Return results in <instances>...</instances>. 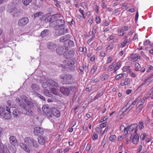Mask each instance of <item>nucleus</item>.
Returning a JSON list of instances; mask_svg holds the SVG:
<instances>
[{"label":"nucleus","instance_id":"37","mask_svg":"<svg viewBox=\"0 0 153 153\" xmlns=\"http://www.w3.org/2000/svg\"><path fill=\"white\" fill-rule=\"evenodd\" d=\"M150 83L149 82V81L146 79L142 83L140 84V85H144L145 86H147L149 85Z\"/></svg>","mask_w":153,"mask_h":153},{"label":"nucleus","instance_id":"26","mask_svg":"<svg viewBox=\"0 0 153 153\" xmlns=\"http://www.w3.org/2000/svg\"><path fill=\"white\" fill-rule=\"evenodd\" d=\"M42 87L45 89H50L51 87H50V85L49 84V80L48 82H43L42 84Z\"/></svg>","mask_w":153,"mask_h":153},{"label":"nucleus","instance_id":"52","mask_svg":"<svg viewBox=\"0 0 153 153\" xmlns=\"http://www.w3.org/2000/svg\"><path fill=\"white\" fill-rule=\"evenodd\" d=\"M114 46L113 44H110L108 45L106 47V51L112 49L113 48Z\"/></svg>","mask_w":153,"mask_h":153},{"label":"nucleus","instance_id":"44","mask_svg":"<svg viewBox=\"0 0 153 153\" xmlns=\"http://www.w3.org/2000/svg\"><path fill=\"white\" fill-rule=\"evenodd\" d=\"M63 63V66H64V65H65V66H69L71 65V64H69V62L68 59H67L64 61Z\"/></svg>","mask_w":153,"mask_h":153},{"label":"nucleus","instance_id":"23","mask_svg":"<svg viewBox=\"0 0 153 153\" xmlns=\"http://www.w3.org/2000/svg\"><path fill=\"white\" fill-rule=\"evenodd\" d=\"M122 65V63L121 61H119L117 63L116 66L115 67L114 73V74L117 73V71L118 70L121 66Z\"/></svg>","mask_w":153,"mask_h":153},{"label":"nucleus","instance_id":"45","mask_svg":"<svg viewBox=\"0 0 153 153\" xmlns=\"http://www.w3.org/2000/svg\"><path fill=\"white\" fill-rule=\"evenodd\" d=\"M5 108H4L3 107L0 106V116L3 115V113L5 112Z\"/></svg>","mask_w":153,"mask_h":153},{"label":"nucleus","instance_id":"61","mask_svg":"<svg viewBox=\"0 0 153 153\" xmlns=\"http://www.w3.org/2000/svg\"><path fill=\"white\" fill-rule=\"evenodd\" d=\"M106 143V140L105 139H103L102 141L101 145L103 147H104Z\"/></svg>","mask_w":153,"mask_h":153},{"label":"nucleus","instance_id":"22","mask_svg":"<svg viewBox=\"0 0 153 153\" xmlns=\"http://www.w3.org/2000/svg\"><path fill=\"white\" fill-rule=\"evenodd\" d=\"M48 80L49 84L50 85V87L51 86L56 87H58V85L57 82L51 79H49Z\"/></svg>","mask_w":153,"mask_h":153},{"label":"nucleus","instance_id":"2","mask_svg":"<svg viewBox=\"0 0 153 153\" xmlns=\"http://www.w3.org/2000/svg\"><path fill=\"white\" fill-rule=\"evenodd\" d=\"M16 99L17 102L25 110L26 112H24V114L29 116L32 115V111L30 109L33 106V102L25 96H22L20 98Z\"/></svg>","mask_w":153,"mask_h":153},{"label":"nucleus","instance_id":"4","mask_svg":"<svg viewBox=\"0 0 153 153\" xmlns=\"http://www.w3.org/2000/svg\"><path fill=\"white\" fill-rule=\"evenodd\" d=\"M8 11L12 15L15 16L19 15V13L22 12L21 10H18L15 7H9L8 8Z\"/></svg>","mask_w":153,"mask_h":153},{"label":"nucleus","instance_id":"18","mask_svg":"<svg viewBox=\"0 0 153 153\" xmlns=\"http://www.w3.org/2000/svg\"><path fill=\"white\" fill-rule=\"evenodd\" d=\"M31 88L32 90L35 93H36V92L38 91L39 90V86L36 84H33L31 85Z\"/></svg>","mask_w":153,"mask_h":153},{"label":"nucleus","instance_id":"46","mask_svg":"<svg viewBox=\"0 0 153 153\" xmlns=\"http://www.w3.org/2000/svg\"><path fill=\"white\" fill-rule=\"evenodd\" d=\"M98 26L97 25H95L93 27V30L92 31L93 34H95L96 30L98 29Z\"/></svg>","mask_w":153,"mask_h":153},{"label":"nucleus","instance_id":"24","mask_svg":"<svg viewBox=\"0 0 153 153\" xmlns=\"http://www.w3.org/2000/svg\"><path fill=\"white\" fill-rule=\"evenodd\" d=\"M45 0H35V4L37 7H40L43 4V1H45Z\"/></svg>","mask_w":153,"mask_h":153},{"label":"nucleus","instance_id":"60","mask_svg":"<svg viewBox=\"0 0 153 153\" xmlns=\"http://www.w3.org/2000/svg\"><path fill=\"white\" fill-rule=\"evenodd\" d=\"M12 102L11 101L9 100L7 101V105L9 106V108H12L13 106L11 105Z\"/></svg>","mask_w":153,"mask_h":153},{"label":"nucleus","instance_id":"29","mask_svg":"<svg viewBox=\"0 0 153 153\" xmlns=\"http://www.w3.org/2000/svg\"><path fill=\"white\" fill-rule=\"evenodd\" d=\"M127 128H126L124 125H122L120 126V130L121 131H124L125 134H127L128 133V129Z\"/></svg>","mask_w":153,"mask_h":153},{"label":"nucleus","instance_id":"17","mask_svg":"<svg viewBox=\"0 0 153 153\" xmlns=\"http://www.w3.org/2000/svg\"><path fill=\"white\" fill-rule=\"evenodd\" d=\"M10 143L13 145H15L17 143V140L15 137L11 136L9 138Z\"/></svg>","mask_w":153,"mask_h":153},{"label":"nucleus","instance_id":"43","mask_svg":"<svg viewBox=\"0 0 153 153\" xmlns=\"http://www.w3.org/2000/svg\"><path fill=\"white\" fill-rule=\"evenodd\" d=\"M44 94L47 96L50 97L51 94L50 93L48 89H45L44 90Z\"/></svg>","mask_w":153,"mask_h":153},{"label":"nucleus","instance_id":"35","mask_svg":"<svg viewBox=\"0 0 153 153\" xmlns=\"http://www.w3.org/2000/svg\"><path fill=\"white\" fill-rule=\"evenodd\" d=\"M153 70V66L150 65H148L147 66L146 68L147 72H149Z\"/></svg>","mask_w":153,"mask_h":153},{"label":"nucleus","instance_id":"51","mask_svg":"<svg viewBox=\"0 0 153 153\" xmlns=\"http://www.w3.org/2000/svg\"><path fill=\"white\" fill-rule=\"evenodd\" d=\"M35 94L37 96L39 97L41 99H42L43 100H45V98L40 95V94H39L38 93H35Z\"/></svg>","mask_w":153,"mask_h":153},{"label":"nucleus","instance_id":"63","mask_svg":"<svg viewBox=\"0 0 153 153\" xmlns=\"http://www.w3.org/2000/svg\"><path fill=\"white\" fill-rule=\"evenodd\" d=\"M114 36L113 35H111L108 37L107 38V40L108 41H110L113 39H114Z\"/></svg>","mask_w":153,"mask_h":153},{"label":"nucleus","instance_id":"16","mask_svg":"<svg viewBox=\"0 0 153 153\" xmlns=\"http://www.w3.org/2000/svg\"><path fill=\"white\" fill-rule=\"evenodd\" d=\"M52 112L53 116H54L56 117H59L61 115L59 111L55 108L52 107Z\"/></svg>","mask_w":153,"mask_h":153},{"label":"nucleus","instance_id":"7","mask_svg":"<svg viewBox=\"0 0 153 153\" xmlns=\"http://www.w3.org/2000/svg\"><path fill=\"white\" fill-rule=\"evenodd\" d=\"M29 20L27 17H24L20 19L18 21V25L20 26H23L29 22Z\"/></svg>","mask_w":153,"mask_h":153},{"label":"nucleus","instance_id":"57","mask_svg":"<svg viewBox=\"0 0 153 153\" xmlns=\"http://www.w3.org/2000/svg\"><path fill=\"white\" fill-rule=\"evenodd\" d=\"M107 55V53H106L104 51H102L100 53L101 56L104 57Z\"/></svg>","mask_w":153,"mask_h":153},{"label":"nucleus","instance_id":"11","mask_svg":"<svg viewBox=\"0 0 153 153\" xmlns=\"http://www.w3.org/2000/svg\"><path fill=\"white\" fill-rule=\"evenodd\" d=\"M34 133L36 135H42L44 133V131L42 128L40 127H36L34 128Z\"/></svg>","mask_w":153,"mask_h":153},{"label":"nucleus","instance_id":"32","mask_svg":"<svg viewBox=\"0 0 153 153\" xmlns=\"http://www.w3.org/2000/svg\"><path fill=\"white\" fill-rule=\"evenodd\" d=\"M13 114L15 117H17L19 116V112L17 110L15 109L13 112Z\"/></svg>","mask_w":153,"mask_h":153},{"label":"nucleus","instance_id":"47","mask_svg":"<svg viewBox=\"0 0 153 153\" xmlns=\"http://www.w3.org/2000/svg\"><path fill=\"white\" fill-rule=\"evenodd\" d=\"M67 40L66 39V37L65 36L61 37L60 39V41L61 42H65V43L66 42Z\"/></svg>","mask_w":153,"mask_h":153},{"label":"nucleus","instance_id":"59","mask_svg":"<svg viewBox=\"0 0 153 153\" xmlns=\"http://www.w3.org/2000/svg\"><path fill=\"white\" fill-rule=\"evenodd\" d=\"M123 76L122 74H118L115 77V79H121Z\"/></svg>","mask_w":153,"mask_h":153},{"label":"nucleus","instance_id":"6","mask_svg":"<svg viewBox=\"0 0 153 153\" xmlns=\"http://www.w3.org/2000/svg\"><path fill=\"white\" fill-rule=\"evenodd\" d=\"M5 110L7 112H4L1 116L6 120L10 119L11 117V115L10 108L6 106L5 107Z\"/></svg>","mask_w":153,"mask_h":153},{"label":"nucleus","instance_id":"27","mask_svg":"<svg viewBox=\"0 0 153 153\" xmlns=\"http://www.w3.org/2000/svg\"><path fill=\"white\" fill-rule=\"evenodd\" d=\"M118 35L120 36H123L124 35V32L123 31V28H120L117 30Z\"/></svg>","mask_w":153,"mask_h":153},{"label":"nucleus","instance_id":"49","mask_svg":"<svg viewBox=\"0 0 153 153\" xmlns=\"http://www.w3.org/2000/svg\"><path fill=\"white\" fill-rule=\"evenodd\" d=\"M98 134L97 132H94V133L92 137V139L93 140H96L98 139Z\"/></svg>","mask_w":153,"mask_h":153},{"label":"nucleus","instance_id":"50","mask_svg":"<svg viewBox=\"0 0 153 153\" xmlns=\"http://www.w3.org/2000/svg\"><path fill=\"white\" fill-rule=\"evenodd\" d=\"M48 30H45L42 31L41 34L40 36L42 37L45 36L46 35Z\"/></svg>","mask_w":153,"mask_h":153},{"label":"nucleus","instance_id":"21","mask_svg":"<svg viewBox=\"0 0 153 153\" xmlns=\"http://www.w3.org/2000/svg\"><path fill=\"white\" fill-rule=\"evenodd\" d=\"M20 146L25 151L29 152H30L29 149L26 146V145L23 143H20Z\"/></svg>","mask_w":153,"mask_h":153},{"label":"nucleus","instance_id":"62","mask_svg":"<svg viewBox=\"0 0 153 153\" xmlns=\"http://www.w3.org/2000/svg\"><path fill=\"white\" fill-rule=\"evenodd\" d=\"M143 146L142 145H140L138 147V152L140 153L141 151L143 149Z\"/></svg>","mask_w":153,"mask_h":153},{"label":"nucleus","instance_id":"53","mask_svg":"<svg viewBox=\"0 0 153 153\" xmlns=\"http://www.w3.org/2000/svg\"><path fill=\"white\" fill-rule=\"evenodd\" d=\"M113 59L111 56H109L107 59V64L110 63L112 60Z\"/></svg>","mask_w":153,"mask_h":153},{"label":"nucleus","instance_id":"33","mask_svg":"<svg viewBox=\"0 0 153 153\" xmlns=\"http://www.w3.org/2000/svg\"><path fill=\"white\" fill-rule=\"evenodd\" d=\"M48 47L49 48L55 49L56 48V45L52 43H49L48 44Z\"/></svg>","mask_w":153,"mask_h":153},{"label":"nucleus","instance_id":"14","mask_svg":"<svg viewBox=\"0 0 153 153\" xmlns=\"http://www.w3.org/2000/svg\"><path fill=\"white\" fill-rule=\"evenodd\" d=\"M65 46H60L56 49L57 53L59 55H62L67 50Z\"/></svg>","mask_w":153,"mask_h":153},{"label":"nucleus","instance_id":"9","mask_svg":"<svg viewBox=\"0 0 153 153\" xmlns=\"http://www.w3.org/2000/svg\"><path fill=\"white\" fill-rule=\"evenodd\" d=\"M136 104V101H134L129 106L128 108H127V106L128 104V103L124 107V109L126 110V111H123V114H126L128 113L129 112V111L134 107V106Z\"/></svg>","mask_w":153,"mask_h":153},{"label":"nucleus","instance_id":"30","mask_svg":"<svg viewBox=\"0 0 153 153\" xmlns=\"http://www.w3.org/2000/svg\"><path fill=\"white\" fill-rule=\"evenodd\" d=\"M104 92V91H99L97 94L94 97V100H95L97 99L98 98L100 97V96H101L103 94Z\"/></svg>","mask_w":153,"mask_h":153},{"label":"nucleus","instance_id":"1","mask_svg":"<svg viewBox=\"0 0 153 153\" xmlns=\"http://www.w3.org/2000/svg\"><path fill=\"white\" fill-rule=\"evenodd\" d=\"M45 22H51L50 26L54 27L56 30H58L59 35H61L67 32V29H65L64 21L63 18L58 14L53 15L51 16L46 15L45 16Z\"/></svg>","mask_w":153,"mask_h":153},{"label":"nucleus","instance_id":"39","mask_svg":"<svg viewBox=\"0 0 153 153\" xmlns=\"http://www.w3.org/2000/svg\"><path fill=\"white\" fill-rule=\"evenodd\" d=\"M42 12H38L34 13L33 15V16L34 18H36L41 16L42 15Z\"/></svg>","mask_w":153,"mask_h":153},{"label":"nucleus","instance_id":"13","mask_svg":"<svg viewBox=\"0 0 153 153\" xmlns=\"http://www.w3.org/2000/svg\"><path fill=\"white\" fill-rule=\"evenodd\" d=\"M140 58V56L139 54H132L129 58V59L131 61L135 62Z\"/></svg>","mask_w":153,"mask_h":153},{"label":"nucleus","instance_id":"20","mask_svg":"<svg viewBox=\"0 0 153 153\" xmlns=\"http://www.w3.org/2000/svg\"><path fill=\"white\" fill-rule=\"evenodd\" d=\"M144 106V105H138L137 104L136 107L137 108L136 110V113L137 114H139L142 110V109Z\"/></svg>","mask_w":153,"mask_h":153},{"label":"nucleus","instance_id":"10","mask_svg":"<svg viewBox=\"0 0 153 153\" xmlns=\"http://www.w3.org/2000/svg\"><path fill=\"white\" fill-rule=\"evenodd\" d=\"M60 91L64 95L67 96L71 94V90L70 88H66L63 87L60 88Z\"/></svg>","mask_w":153,"mask_h":153},{"label":"nucleus","instance_id":"3","mask_svg":"<svg viewBox=\"0 0 153 153\" xmlns=\"http://www.w3.org/2000/svg\"><path fill=\"white\" fill-rule=\"evenodd\" d=\"M25 142H26L27 145L29 146H33L35 147H38V144L36 140H33L31 138L27 137L24 139Z\"/></svg>","mask_w":153,"mask_h":153},{"label":"nucleus","instance_id":"64","mask_svg":"<svg viewBox=\"0 0 153 153\" xmlns=\"http://www.w3.org/2000/svg\"><path fill=\"white\" fill-rule=\"evenodd\" d=\"M149 77L150 79L152 82L153 81V72L150 74Z\"/></svg>","mask_w":153,"mask_h":153},{"label":"nucleus","instance_id":"25","mask_svg":"<svg viewBox=\"0 0 153 153\" xmlns=\"http://www.w3.org/2000/svg\"><path fill=\"white\" fill-rule=\"evenodd\" d=\"M50 109L49 108L48 106L47 105H43L42 107V110L43 113L45 114Z\"/></svg>","mask_w":153,"mask_h":153},{"label":"nucleus","instance_id":"12","mask_svg":"<svg viewBox=\"0 0 153 153\" xmlns=\"http://www.w3.org/2000/svg\"><path fill=\"white\" fill-rule=\"evenodd\" d=\"M48 137L44 135L39 136L38 138L39 143L42 145L44 144L45 143L48 141Z\"/></svg>","mask_w":153,"mask_h":153},{"label":"nucleus","instance_id":"38","mask_svg":"<svg viewBox=\"0 0 153 153\" xmlns=\"http://www.w3.org/2000/svg\"><path fill=\"white\" fill-rule=\"evenodd\" d=\"M32 0H22L23 4L26 6L28 5Z\"/></svg>","mask_w":153,"mask_h":153},{"label":"nucleus","instance_id":"48","mask_svg":"<svg viewBox=\"0 0 153 153\" xmlns=\"http://www.w3.org/2000/svg\"><path fill=\"white\" fill-rule=\"evenodd\" d=\"M139 128L140 130H141L144 128L143 123L141 121H140L139 123Z\"/></svg>","mask_w":153,"mask_h":153},{"label":"nucleus","instance_id":"58","mask_svg":"<svg viewBox=\"0 0 153 153\" xmlns=\"http://www.w3.org/2000/svg\"><path fill=\"white\" fill-rule=\"evenodd\" d=\"M95 37V35L94 34H93L92 37L90 39L87 41V42L88 43H90L94 38Z\"/></svg>","mask_w":153,"mask_h":153},{"label":"nucleus","instance_id":"15","mask_svg":"<svg viewBox=\"0 0 153 153\" xmlns=\"http://www.w3.org/2000/svg\"><path fill=\"white\" fill-rule=\"evenodd\" d=\"M147 98L146 97H144L142 99H140V97L137 98L134 101H136V103L137 102V105H144L143 103L145 102L146 99Z\"/></svg>","mask_w":153,"mask_h":153},{"label":"nucleus","instance_id":"41","mask_svg":"<svg viewBox=\"0 0 153 153\" xmlns=\"http://www.w3.org/2000/svg\"><path fill=\"white\" fill-rule=\"evenodd\" d=\"M114 64H114V63L113 62L111 65L108 66V71H111L113 70Z\"/></svg>","mask_w":153,"mask_h":153},{"label":"nucleus","instance_id":"55","mask_svg":"<svg viewBox=\"0 0 153 153\" xmlns=\"http://www.w3.org/2000/svg\"><path fill=\"white\" fill-rule=\"evenodd\" d=\"M95 21L97 23L99 24L100 23L101 19L99 16H97L96 18Z\"/></svg>","mask_w":153,"mask_h":153},{"label":"nucleus","instance_id":"36","mask_svg":"<svg viewBox=\"0 0 153 153\" xmlns=\"http://www.w3.org/2000/svg\"><path fill=\"white\" fill-rule=\"evenodd\" d=\"M66 42L68 43V45L70 47L73 46L74 44V42L70 39H67Z\"/></svg>","mask_w":153,"mask_h":153},{"label":"nucleus","instance_id":"31","mask_svg":"<svg viewBox=\"0 0 153 153\" xmlns=\"http://www.w3.org/2000/svg\"><path fill=\"white\" fill-rule=\"evenodd\" d=\"M51 91L53 93L56 95H59V91L57 89H56L55 88H51Z\"/></svg>","mask_w":153,"mask_h":153},{"label":"nucleus","instance_id":"54","mask_svg":"<svg viewBox=\"0 0 153 153\" xmlns=\"http://www.w3.org/2000/svg\"><path fill=\"white\" fill-rule=\"evenodd\" d=\"M130 68V66L128 65L125 66L122 68V70L124 72L127 71Z\"/></svg>","mask_w":153,"mask_h":153},{"label":"nucleus","instance_id":"42","mask_svg":"<svg viewBox=\"0 0 153 153\" xmlns=\"http://www.w3.org/2000/svg\"><path fill=\"white\" fill-rule=\"evenodd\" d=\"M69 62V64L71 65H74L76 62V60L74 58L68 59Z\"/></svg>","mask_w":153,"mask_h":153},{"label":"nucleus","instance_id":"28","mask_svg":"<svg viewBox=\"0 0 153 153\" xmlns=\"http://www.w3.org/2000/svg\"><path fill=\"white\" fill-rule=\"evenodd\" d=\"M45 114L48 117L51 118L53 117V114L52 112V108H51Z\"/></svg>","mask_w":153,"mask_h":153},{"label":"nucleus","instance_id":"34","mask_svg":"<svg viewBox=\"0 0 153 153\" xmlns=\"http://www.w3.org/2000/svg\"><path fill=\"white\" fill-rule=\"evenodd\" d=\"M116 136L115 135H112L110 136L109 139L110 141L114 142L116 139Z\"/></svg>","mask_w":153,"mask_h":153},{"label":"nucleus","instance_id":"8","mask_svg":"<svg viewBox=\"0 0 153 153\" xmlns=\"http://www.w3.org/2000/svg\"><path fill=\"white\" fill-rule=\"evenodd\" d=\"M137 129L135 130L132 139V142L135 145H137L139 142V135L137 133Z\"/></svg>","mask_w":153,"mask_h":153},{"label":"nucleus","instance_id":"40","mask_svg":"<svg viewBox=\"0 0 153 153\" xmlns=\"http://www.w3.org/2000/svg\"><path fill=\"white\" fill-rule=\"evenodd\" d=\"M148 136V134L146 133L142 134L140 136V139L143 141L144 140L145 138Z\"/></svg>","mask_w":153,"mask_h":153},{"label":"nucleus","instance_id":"56","mask_svg":"<svg viewBox=\"0 0 153 153\" xmlns=\"http://www.w3.org/2000/svg\"><path fill=\"white\" fill-rule=\"evenodd\" d=\"M107 125V122H105L101 123L100 124V126L101 128H103L105 127Z\"/></svg>","mask_w":153,"mask_h":153},{"label":"nucleus","instance_id":"5","mask_svg":"<svg viewBox=\"0 0 153 153\" xmlns=\"http://www.w3.org/2000/svg\"><path fill=\"white\" fill-rule=\"evenodd\" d=\"M61 78L66 82V83L71 84L73 82L72 76L70 74H63L61 75Z\"/></svg>","mask_w":153,"mask_h":153},{"label":"nucleus","instance_id":"19","mask_svg":"<svg viewBox=\"0 0 153 153\" xmlns=\"http://www.w3.org/2000/svg\"><path fill=\"white\" fill-rule=\"evenodd\" d=\"M137 126V125L136 124H134L131 125L130 126H129L128 127H127L128 129V131L129 132L132 131L134 129H136V128Z\"/></svg>","mask_w":153,"mask_h":153}]
</instances>
